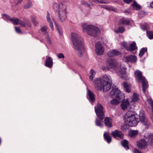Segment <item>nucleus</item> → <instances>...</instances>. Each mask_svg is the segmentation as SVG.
<instances>
[{
	"label": "nucleus",
	"mask_w": 153,
	"mask_h": 153,
	"mask_svg": "<svg viewBox=\"0 0 153 153\" xmlns=\"http://www.w3.org/2000/svg\"><path fill=\"white\" fill-rule=\"evenodd\" d=\"M106 67H102V69L105 71L107 69L111 70L117 74L122 79L128 80L129 78L126 72V68L118 63L117 61L114 59H111L106 61Z\"/></svg>",
	"instance_id": "nucleus-1"
},
{
	"label": "nucleus",
	"mask_w": 153,
	"mask_h": 153,
	"mask_svg": "<svg viewBox=\"0 0 153 153\" xmlns=\"http://www.w3.org/2000/svg\"><path fill=\"white\" fill-rule=\"evenodd\" d=\"M71 40L73 44V47L77 55L82 57L85 52L83 40L80 36L77 33H71Z\"/></svg>",
	"instance_id": "nucleus-2"
},
{
	"label": "nucleus",
	"mask_w": 153,
	"mask_h": 153,
	"mask_svg": "<svg viewBox=\"0 0 153 153\" xmlns=\"http://www.w3.org/2000/svg\"><path fill=\"white\" fill-rule=\"evenodd\" d=\"M67 2V0H62L59 4L56 3L53 4V8L56 11L57 19L60 22H64L67 18L68 12L65 4Z\"/></svg>",
	"instance_id": "nucleus-3"
},
{
	"label": "nucleus",
	"mask_w": 153,
	"mask_h": 153,
	"mask_svg": "<svg viewBox=\"0 0 153 153\" xmlns=\"http://www.w3.org/2000/svg\"><path fill=\"white\" fill-rule=\"evenodd\" d=\"M124 119L126 124L131 127L136 126L138 122L137 114L131 111H129L126 113Z\"/></svg>",
	"instance_id": "nucleus-4"
},
{
	"label": "nucleus",
	"mask_w": 153,
	"mask_h": 153,
	"mask_svg": "<svg viewBox=\"0 0 153 153\" xmlns=\"http://www.w3.org/2000/svg\"><path fill=\"white\" fill-rule=\"evenodd\" d=\"M110 95L111 97L115 98L110 102L111 104L114 105L119 104L120 101L123 100L125 97L124 94L116 87L112 88Z\"/></svg>",
	"instance_id": "nucleus-5"
},
{
	"label": "nucleus",
	"mask_w": 153,
	"mask_h": 153,
	"mask_svg": "<svg viewBox=\"0 0 153 153\" xmlns=\"http://www.w3.org/2000/svg\"><path fill=\"white\" fill-rule=\"evenodd\" d=\"M145 140L142 139L137 142V146L141 149H145L148 145H153V133H149L144 135Z\"/></svg>",
	"instance_id": "nucleus-6"
},
{
	"label": "nucleus",
	"mask_w": 153,
	"mask_h": 153,
	"mask_svg": "<svg viewBox=\"0 0 153 153\" xmlns=\"http://www.w3.org/2000/svg\"><path fill=\"white\" fill-rule=\"evenodd\" d=\"M82 26L84 32H86L88 35L93 37H97L100 34V29L96 26L91 25H87L84 23L82 24Z\"/></svg>",
	"instance_id": "nucleus-7"
},
{
	"label": "nucleus",
	"mask_w": 153,
	"mask_h": 153,
	"mask_svg": "<svg viewBox=\"0 0 153 153\" xmlns=\"http://www.w3.org/2000/svg\"><path fill=\"white\" fill-rule=\"evenodd\" d=\"M95 110L98 117V118L96 119L95 120L96 125L102 127L103 126V125L101 122L105 117L102 107L101 104H98L95 107Z\"/></svg>",
	"instance_id": "nucleus-8"
},
{
	"label": "nucleus",
	"mask_w": 153,
	"mask_h": 153,
	"mask_svg": "<svg viewBox=\"0 0 153 153\" xmlns=\"http://www.w3.org/2000/svg\"><path fill=\"white\" fill-rule=\"evenodd\" d=\"M94 85L96 89L98 91L102 89L105 92L109 90L111 86V83H102L100 78H97L94 81Z\"/></svg>",
	"instance_id": "nucleus-9"
},
{
	"label": "nucleus",
	"mask_w": 153,
	"mask_h": 153,
	"mask_svg": "<svg viewBox=\"0 0 153 153\" xmlns=\"http://www.w3.org/2000/svg\"><path fill=\"white\" fill-rule=\"evenodd\" d=\"M142 73L139 70H137L134 72L135 77L139 82L142 83V90L145 93L146 90L148 87L147 82L146 80L145 77L142 76Z\"/></svg>",
	"instance_id": "nucleus-10"
},
{
	"label": "nucleus",
	"mask_w": 153,
	"mask_h": 153,
	"mask_svg": "<svg viewBox=\"0 0 153 153\" xmlns=\"http://www.w3.org/2000/svg\"><path fill=\"white\" fill-rule=\"evenodd\" d=\"M2 17L4 20L10 21L15 25H19L22 26H25V24L22 21L16 18H10L9 16L5 14L2 15Z\"/></svg>",
	"instance_id": "nucleus-11"
},
{
	"label": "nucleus",
	"mask_w": 153,
	"mask_h": 153,
	"mask_svg": "<svg viewBox=\"0 0 153 153\" xmlns=\"http://www.w3.org/2000/svg\"><path fill=\"white\" fill-rule=\"evenodd\" d=\"M95 52L98 55L103 54L105 51V49L103 45L100 42H97L95 44Z\"/></svg>",
	"instance_id": "nucleus-12"
},
{
	"label": "nucleus",
	"mask_w": 153,
	"mask_h": 153,
	"mask_svg": "<svg viewBox=\"0 0 153 153\" xmlns=\"http://www.w3.org/2000/svg\"><path fill=\"white\" fill-rule=\"evenodd\" d=\"M139 115L140 120L146 126L147 128H148L150 126V123L148 119L145 117L144 112L143 111L140 112Z\"/></svg>",
	"instance_id": "nucleus-13"
},
{
	"label": "nucleus",
	"mask_w": 153,
	"mask_h": 153,
	"mask_svg": "<svg viewBox=\"0 0 153 153\" xmlns=\"http://www.w3.org/2000/svg\"><path fill=\"white\" fill-rule=\"evenodd\" d=\"M133 23V21L131 19L125 18L120 19L119 21L120 24L123 25H132Z\"/></svg>",
	"instance_id": "nucleus-14"
},
{
	"label": "nucleus",
	"mask_w": 153,
	"mask_h": 153,
	"mask_svg": "<svg viewBox=\"0 0 153 153\" xmlns=\"http://www.w3.org/2000/svg\"><path fill=\"white\" fill-rule=\"evenodd\" d=\"M120 54V53L116 50H111L108 52L107 55L108 57H112L118 56Z\"/></svg>",
	"instance_id": "nucleus-15"
},
{
	"label": "nucleus",
	"mask_w": 153,
	"mask_h": 153,
	"mask_svg": "<svg viewBox=\"0 0 153 153\" xmlns=\"http://www.w3.org/2000/svg\"><path fill=\"white\" fill-rule=\"evenodd\" d=\"M130 105L129 101L128 100H123L121 103V107L122 109L124 110L127 109Z\"/></svg>",
	"instance_id": "nucleus-16"
},
{
	"label": "nucleus",
	"mask_w": 153,
	"mask_h": 153,
	"mask_svg": "<svg viewBox=\"0 0 153 153\" xmlns=\"http://www.w3.org/2000/svg\"><path fill=\"white\" fill-rule=\"evenodd\" d=\"M101 81L103 82L102 83H111V76L105 74L101 78H100Z\"/></svg>",
	"instance_id": "nucleus-17"
},
{
	"label": "nucleus",
	"mask_w": 153,
	"mask_h": 153,
	"mask_svg": "<svg viewBox=\"0 0 153 153\" xmlns=\"http://www.w3.org/2000/svg\"><path fill=\"white\" fill-rule=\"evenodd\" d=\"M47 29V27L46 26L43 27L41 28V30L45 35H46V39L48 42L50 44L52 43L47 33L46 30Z\"/></svg>",
	"instance_id": "nucleus-18"
},
{
	"label": "nucleus",
	"mask_w": 153,
	"mask_h": 153,
	"mask_svg": "<svg viewBox=\"0 0 153 153\" xmlns=\"http://www.w3.org/2000/svg\"><path fill=\"white\" fill-rule=\"evenodd\" d=\"M111 135L114 137H118L122 139L123 137V134L122 133L121 131L117 130H115L114 131H112L111 133Z\"/></svg>",
	"instance_id": "nucleus-19"
},
{
	"label": "nucleus",
	"mask_w": 153,
	"mask_h": 153,
	"mask_svg": "<svg viewBox=\"0 0 153 153\" xmlns=\"http://www.w3.org/2000/svg\"><path fill=\"white\" fill-rule=\"evenodd\" d=\"M127 62H135L137 61L136 57L135 56L130 55L125 57Z\"/></svg>",
	"instance_id": "nucleus-20"
},
{
	"label": "nucleus",
	"mask_w": 153,
	"mask_h": 153,
	"mask_svg": "<svg viewBox=\"0 0 153 153\" xmlns=\"http://www.w3.org/2000/svg\"><path fill=\"white\" fill-rule=\"evenodd\" d=\"M122 85L126 92L129 93L131 92V87L130 84L128 82H124L122 84Z\"/></svg>",
	"instance_id": "nucleus-21"
},
{
	"label": "nucleus",
	"mask_w": 153,
	"mask_h": 153,
	"mask_svg": "<svg viewBox=\"0 0 153 153\" xmlns=\"http://www.w3.org/2000/svg\"><path fill=\"white\" fill-rule=\"evenodd\" d=\"M53 64V60L51 57H48L46 58L45 65L46 66L51 68Z\"/></svg>",
	"instance_id": "nucleus-22"
},
{
	"label": "nucleus",
	"mask_w": 153,
	"mask_h": 153,
	"mask_svg": "<svg viewBox=\"0 0 153 153\" xmlns=\"http://www.w3.org/2000/svg\"><path fill=\"white\" fill-rule=\"evenodd\" d=\"M112 120L109 117H106L104 120L105 125L107 127H110L112 126Z\"/></svg>",
	"instance_id": "nucleus-23"
},
{
	"label": "nucleus",
	"mask_w": 153,
	"mask_h": 153,
	"mask_svg": "<svg viewBox=\"0 0 153 153\" xmlns=\"http://www.w3.org/2000/svg\"><path fill=\"white\" fill-rule=\"evenodd\" d=\"M127 50L131 51L137 49V47L135 42H134L129 44V46L127 48Z\"/></svg>",
	"instance_id": "nucleus-24"
},
{
	"label": "nucleus",
	"mask_w": 153,
	"mask_h": 153,
	"mask_svg": "<svg viewBox=\"0 0 153 153\" xmlns=\"http://www.w3.org/2000/svg\"><path fill=\"white\" fill-rule=\"evenodd\" d=\"M46 19L48 22L49 24L50 27H51V29L53 30L54 27L53 25L51 20L50 14L48 11H47Z\"/></svg>",
	"instance_id": "nucleus-25"
},
{
	"label": "nucleus",
	"mask_w": 153,
	"mask_h": 153,
	"mask_svg": "<svg viewBox=\"0 0 153 153\" xmlns=\"http://www.w3.org/2000/svg\"><path fill=\"white\" fill-rule=\"evenodd\" d=\"M88 95L89 96V101L92 103L94 101V97L93 94L89 90H88Z\"/></svg>",
	"instance_id": "nucleus-26"
},
{
	"label": "nucleus",
	"mask_w": 153,
	"mask_h": 153,
	"mask_svg": "<svg viewBox=\"0 0 153 153\" xmlns=\"http://www.w3.org/2000/svg\"><path fill=\"white\" fill-rule=\"evenodd\" d=\"M139 100V96L136 93H134L131 97V102H136Z\"/></svg>",
	"instance_id": "nucleus-27"
},
{
	"label": "nucleus",
	"mask_w": 153,
	"mask_h": 153,
	"mask_svg": "<svg viewBox=\"0 0 153 153\" xmlns=\"http://www.w3.org/2000/svg\"><path fill=\"white\" fill-rule=\"evenodd\" d=\"M96 74L95 72L92 69H91L89 73V79L92 81L94 78Z\"/></svg>",
	"instance_id": "nucleus-28"
},
{
	"label": "nucleus",
	"mask_w": 153,
	"mask_h": 153,
	"mask_svg": "<svg viewBox=\"0 0 153 153\" xmlns=\"http://www.w3.org/2000/svg\"><path fill=\"white\" fill-rule=\"evenodd\" d=\"M138 132L137 130H131L129 131L128 135L131 137H134L138 134Z\"/></svg>",
	"instance_id": "nucleus-29"
},
{
	"label": "nucleus",
	"mask_w": 153,
	"mask_h": 153,
	"mask_svg": "<svg viewBox=\"0 0 153 153\" xmlns=\"http://www.w3.org/2000/svg\"><path fill=\"white\" fill-rule=\"evenodd\" d=\"M104 137L108 143H109L111 142V137L108 133H104Z\"/></svg>",
	"instance_id": "nucleus-30"
},
{
	"label": "nucleus",
	"mask_w": 153,
	"mask_h": 153,
	"mask_svg": "<svg viewBox=\"0 0 153 153\" xmlns=\"http://www.w3.org/2000/svg\"><path fill=\"white\" fill-rule=\"evenodd\" d=\"M123 146L126 149H129L128 141L126 140H124L121 143Z\"/></svg>",
	"instance_id": "nucleus-31"
},
{
	"label": "nucleus",
	"mask_w": 153,
	"mask_h": 153,
	"mask_svg": "<svg viewBox=\"0 0 153 153\" xmlns=\"http://www.w3.org/2000/svg\"><path fill=\"white\" fill-rule=\"evenodd\" d=\"M147 51V48H143L140 51L139 56L140 57H142L144 53Z\"/></svg>",
	"instance_id": "nucleus-32"
},
{
	"label": "nucleus",
	"mask_w": 153,
	"mask_h": 153,
	"mask_svg": "<svg viewBox=\"0 0 153 153\" xmlns=\"http://www.w3.org/2000/svg\"><path fill=\"white\" fill-rule=\"evenodd\" d=\"M125 30L124 28L123 27H118L117 29L114 32L116 33H122L124 32Z\"/></svg>",
	"instance_id": "nucleus-33"
},
{
	"label": "nucleus",
	"mask_w": 153,
	"mask_h": 153,
	"mask_svg": "<svg viewBox=\"0 0 153 153\" xmlns=\"http://www.w3.org/2000/svg\"><path fill=\"white\" fill-rule=\"evenodd\" d=\"M131 6L133 7H135L137 10H139L141 8V7L135 1H134L133 3L131 4Z\"/></svg>",
	"instance_id": "nucleus-34"
},
{
	"label": "nucleus",
	"mask_w": 153,
	"mask_h": 153,
	"mask_svg": "<svg viewBox=\"0 0 153 153\" xmlns=\"http://www.w3.org/2000/svg\"><path fill=\"white\" fill-rule=\"evenodd\" d=\"M36 17L33 16H31V21L34 25L36 26L38 24V22L36 20Z\"/></svg>",
	"instance_id": "nucleus-35"
},
{
	"label": "nucleus",
	"mask_w": 153,
	"mask_h": 153,
	"mask_svg": "<svg viewBox=\"0 0 153 153\" xmlns=\"http://www.w3.org/2000/svg\"><path fill=\"white\" fill-rule=\"evenodd\" d=\"M147 35L150 39H153V32L151 31H147Z\"/></svg>",
	"instance_id": "nucleus-36"
},
{
	"label": "nucleus",
	"mask_w": 153,
	"mask_h": 153,
	"mask_svg": "<svg viewBox=\"0 0 153 153\" xmlns=\"http://www.w3.org/2000/svg\"><path fill=\"white\" fill-rule=\"evenodd\" d=\"M32 5V4L31 2L29 1L24 6V8L27 9L31 7Z\"/></svg>",
	"instance_id": "nucleus-37"
},
{
	"label": "nucleus",
	"mask_w": 153,
	"mask_h": 153,
	"mask_svg": "<svg viewBox=\"0 0 153 153\" xmlns=\"http://www.w3.org/2000/svg\"><path fill=\"white\" fill-rule=\"evenodd\" d=\"M147 101L148 103L150 104L153 111V101L152 99L151 98H148L147 100Z\"/></svg>",
	"instance_id": "nucleus-38"
},
{
	"label": "nucleus",
	"mask_w": 153,
	"mask_h": 153,
	"mask_svg": "<svg viewBox=\"0 0 153 153\" xmlns=\"http://www.w3.org/2000/svg\"><path fill=\"white\" fill-rule=\"evenodd\" d=\"M147 13L143 11H140L138 14V16L140 17H142L147 14Z\"/></svg>",
	"instance_id": "nucleus-39"
},
{
	"label": "nucleus",
	"mask_w": 153,
	"mask_h": 153,
	"mask_svg": "<svg viewBox=\"0 0 153 153\" xmlns=\"http://www.w3.org/2000/svg\"><path fill=\"white\" fill-rule=\"evenodd\" d=\"M25 24V26L24 27H25L26 25L27 26L29 27H30L31 26V24L30 22L29 21V20H27L25 21V22L22 21Z\"/></svg>",
	"instance_id": "nucleus-40"
},
{
	"label": "nucleus",
	"mask_w": 153,
	"mask_h": 153,
	"mask_svg": "<svg viewBox=\"0 0 153 153\" xmlns=\"http://www.w3.org/2000/svg\"><path fill=\"white\" fill-rule=\"evenodd\" d=\"M141 27L143 30H146L148 29L149 28L148 25L146 24H145L144 25H142L141 26Z\"/></svg>",
	"instance_id": "nucleus-41"
},
{
	"label": "nucleus",
	"mask_w": 153,
	"mask_h": 153,
	"mask_svg": "<svg viewBox=\"0 0 153 153\" xmlns=\"http://www.w3.org/2000/svg\"><path fill=\"white\" fill-rule=\"evenodd\" d=\"M57 56V57L59 59H64L65 58L64 54L62 53H58Z\"/></svg>",
	"instance_id": "nucleus-42"
},
{
	"label": "nucleus",
	"mask_w": 153,
	"mask_h": 153,
	"mask_svg": "<svg viewBox=\"0 0 153 153\" xmlns=\"http://www.w3.org/2000/svg\"><path fill=\"white\" fill-rule=\"evenodd\" d=\"M105 8L106 9L108 10L113 11H115V9L112 7H105Z\"/></svg>",
	"instance_id": "nucleus-43"
},
{
	"label": "nucleus",
	"mask_w": 153,
	"mask_h": 153,
	"mask_svg": "<svg viewBox=\"0 0 153 153\" xmlns=\"http://www.w3.org/2000/svg\"><path fill=\"white\" fill-rule=\"evenodd\" d=\"M122 45L127 50V48L128 47L127 45V43L125 42H123L122 43Z\"/></svg>",
	"instance_id": "nucleus-44"
},
{
	"label": "nucleus",
	"mask_w": 153,
	"mask_h": 153,
	"mask_svg": "<svg viewBox=\"0 0 153 153\" xmlns=\"http://www.w3.org/2000/svg\"><path fill=\"white\" fill-rule=\"evenodd\" d=\"M93 1L97 3H102V1H99L98 0H90V1Z\"/></svg>",
	"instance_id": "nucleus-45"
},
{
	"label": "nucleus",
	"mask_w": 153,
	"mask_h": 153,
	"mask_svg": "<svg viewBox=\"0 0 153 153\" xmlns=\"http://www.w3.org/2000/svg\"><path fill=\"white\" fill-rule=\"evenodd\" d=\"M15 30L16 32L18 33H21V31L20 29L18 28V27H15Z\"/></svg>",
	"instance_id": "nucleus-46"
},
{
	"label": "nucleus",
	"mask_w": 153,
	"mask_h": 153,
	"mask_svg": "<svg viewBox=\"0 0 153 153\" xmlns=\"http://www.w3.org/2000/svg\"><path fill=\"white\" fill-rule=\"evenodd\" d=\"M57 29L58 30V32L60 35H62V29L61 28H59L58 27H57Z\"/></svg>",
	"instance_id": "nucleus-47"
},
{
	"label": "nucleus",
	"mask_w": 153,
	"mask_h": 153,
	"mask_svg": "<svg viewBox=\"0 0 153 153\" xmlns=\"http://www.w3.org/2000/svg\"><path fill=\"white\" fill-rule=\"evenodd\" d=\"M133 0H123V1L125 3L127 4H129Z\"/></svg>",
	"instance_id": "nucleus-48"
},
{
	"label": "nucleus",
	"mask_w": 153,
	"mask_h": 153,
	"mask_svg": "<svg viewBox=\"0 0 153 153\" xmlns=\"http://www.w3.org/2000/svg\"><path fill=\"white\" fill-rule=\"evenodd\" d=\"M133 152L134 153H142L140 151L136 149H134Z\"/></svg>",
	"instance_id": "nucleus-49"
},
{
	"label": "nucleus",
	"mask_w": 153,
	"mask_h": 153,
	"mask_svg": "<svg viewBox=\"0 0 153 153\" xmlns=\"http://www.w3.org/2000/svg\"><path fill=\"white\" fill-rule=\"evenodd\" d=\"M150 6L151 7L153 8V1L150 3Z\"/></svg>",
	"instance_id": "nucleus-50"
},
{
	"label": "nucleus",
	"mask_w": 153,
	"mask_h": 153,
	"mask_svg": "<svg viewBox=\"0 0 153 153\" xmlns=\"http://www.w3.org/2000/svg\"><path fill=\"white\" fill-rule=\"evenodd\" d=\"M85 4L88 6H90V5L92 4H89L87 2H85Z\"/></svg>",
	"instance_id": "nucleus-51"
},
{
	"label": "nucleus",
	"mask_w": 153,
	"mask_h": 153,
	"mask_svg": "<svg viewBox=\"0 0 153 153\" xmlns=\"http://www.w3.org/2000/svg\"><path fill=\"white\" fill-rule=\"evenodd\" d=\"M22 1V0H18V3H19L21 2V1Z\"/></svg>",
	"instance_id": "nucleus-52"
}]
</instances>
